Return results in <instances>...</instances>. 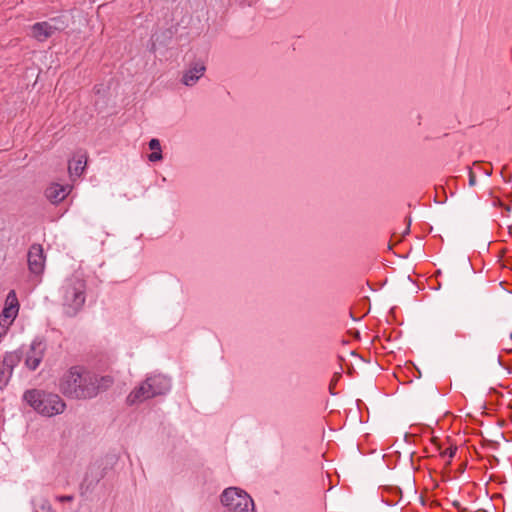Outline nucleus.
<instances>
[{
  "mask_svg": "<svg viewBox=\"0 0 512 512\" xmlns=\"http://www.w3.org/2000/svg\"><path fill=\"white\" fill-rule=\"evenodd\" d=\"M59 390L71 399H91L98 395V376L81 366L71 367L60 379Z\"/></svg>",
  "mask_w": 512,
  "mask_h": 512,
  "instance_id": "1",
  "label": "nucleus"
},
{
  "mask_svg": "<svg viewBox=\"0 0 512 512\" xmlns=\"http://www.w3.org/2000/svg\"><path fill=\"white\" fill-rule=\"evenodd\" d=\"M63 309L66 315L75 316L86 300V282L80 274L72 275L63 286Z\"/></svg>",
  "mask_w": 512,
  "mask_h": 512,
  "instance_id": "2",
  "label": "nucleus"
},
{
  "mask_svg": "<svg viewBox=\"0 0 512 512\" xmlns=\"http://www.w3.org/2000/svg\"><path fill=\"white\" fill-rule=\"evenodd\" d=\"M24 400L39 414L47 417L61 414L66 407L59 395L37 389L26 391Z\"/></svg>",
  "mask_w": 512,
  "mask_h": 512,
  "instance_id": "3",
  "label": "nucleus"
},
{
  "mask_svg": "<svg viewBox=\"0 0 512 512\" xmlns=\"http://www.w3.org/2000/svg\"><path fill=\"white\" fill-rule=\"evenodd\" d=\"M47 346L43 340L35 339L32 341L29 349L25 352V366L35 371L42 362Z\"/></svg>",
  "mask_w": 512,
  "mask_h": 512,
  "instance_id": "4",
  "label": "nucleus"
},
{
  "mask_svg": "<svg viewBox=\"0 0 512 512\" xmlns=\"http://www.w3.org/2000/svg\"><path fill=\"white\" fill-rule=\"evenodd\" d=\"M252 498L243 490L236 487H229L225 489L221 495V503L228 508L230 512H233L238 507L245 504V500H251Z\"/></svg>",
  "mask_w": 512,
  "mask_h": 512,
  "instance_id": "5",
  "label": "nucleus"
},
{
  "mask_svg": "<svg viewBox=\"0 0 512 512\" xmlns=\"http://www.w3.org/2000/svg\"><path fill=\"white\" fill-rule=\"evenodd\" d=\"M29 270L34 274H41L45 266V256L40 244H33L28 251Z\"/></svg>",
  "mask_w": 512,
  "mask_h": 512,
  "instance_id": "6",
  "label": "nucleus"
},
{
  "mask_svg": "<svg viewBox=\"0 0 512 512\" xmlns=\"http://www.w3.org/2000/svg\"><path fill=\"white\" fill-rule=\"evenodd\" d=\"M70 185H61L58 183L50 184L45 190L46 198L53 204L63 201L71 192Z\"/></svg>",
  "mask_w": 512,
  "mask_h": 512,
  "instance_id": "7",
  "label": "nucleus"
},
{
  "mask_svg": "<svg viewBox=\"0 0 512 512\" xmlns=\"http://www.w3.org/2000/svg\"><path fill=\"white\" fill-rule=\"evenodd\" d=\"M206 66L203 62L197 61L191 64L182 77V83L186 86H193L204 75Z\"/></svg>",
  "mask_w": 512,
  "mask_h": 512,
  "instance_id": "8",
  "label": "nucleus"
},
{
  "mask_svg": "<svg viewBox=\"0 0 512 512\" xmlns=\"http://www.w3.org/2000/svg\"><path fill=\"white\" fill-rule=\"evenodd\" d=\"M153 397H155L154 393L151 391V387L145 380L133 391H131V393L127 396V403L129 405H134L137 403H141L145 400L151 399Z\"/></svg>",
  "mask_w": 512,
  "mask_h": 512,
  "instance_id": "9",
  "label": "nucleus"
},
{
  "mask_svg": "<svg viewBox=\"0 0 512 512\" xmlns=\"http://www.w3.org/2000/svg\"><path fill=\"white\" fill-rule=\"evenodd\" d=\"M154 396L163 395L170 389V380L161 374L150 376L146 379Z\"/></svg>",
  "mask_w": 512,
  "mask_h": 512,
  "instance_id": "10",
  "label": "nucleus"
},
{
  "mask_svg": "<svg viewBox=\"0 0 512 512\" xmlns=\"http://www.w3.org/2000/svg\"><path fill=\"white\" fill-rule=\"evenodd\" d=\"M53 35L51 26L46 21L38 22L31 26V36L37 41L43 42Z\"/></svg>",
  "mask_w": 512,
  "mask_h": 512,
  "instance_id": "11",
  "label": "nucleus"
},
{
  "mask_svg": "<svg viewBox=\"0 0 512 512\" xmlns=\"http://www.w3.org/2000/svg\"><path fill=\"white\" fill-rule=\"evenodd\" d=\"M22 353L18 351L8 352L1 359V364L6 368L7 371L12 375L14 367L21 361Z\"/></svg>",
  "mask_w": 512,
  "mask_h": 512,
  "instance_id": "12",
  "label": "nucleus"
},
{
  "mask_svg": "<svg viewBox=\"0 0 512 512\" xmlns=\"http://www.w3.org/2000/svg\"><path fill=\"white\" fill-rule=\"evenodd\" d=\"M46 22L51 26V30L54 34L56 32L63 31L68 27V20L65 16L53 17Z\"/></svg>",
  "mask_w": 512,
  "mask_h": 512,
  "instance_id": "13",
  "label": "nucleus"
},
{
  "mask_svg": "<svg viewBox=\"0 0 512 512\" xmlns=\"http://www.w3.org/2000/svg\"><path fill=\"white\" fill-rule=\"evenodd\" d=\"M86 165V160H82L81 158L75 160L73 163H70L68 166V172L71 178L79 177Z\"/></svg>",
  "mask_w": 512,
  "mask_h": 512,
  "instance_id": "14",
  "label": "nucleus"
},
{
  "mask_svg": "<svg viewBox=\"0 0 512 512\" xmlns=\"http://www.w3.org/2000/svg\"><path fill=\"white\" fill-rule=\"evenodd\" d=\"M17 313H18L17 309L5 306V308L3 309V311L0 315V324H2V323L10 324L13 321V319L16 317Z\"/></svg>",
  "mask_w": 512,
  "mask_h": 512,
  "instance_id": "15",
  "label": "nucleus"
},
{
  "mask_svg": "<svg viewBox=\"0 0 512 512\" xmlns=\"http://www.w3.org/2000/svg\"><path fill=\"white\" fill-rule=\"evenodd\" d=\"M35 512H55L46 498H40L35 503Z\"/></svg>",
  "mask_w": 512,
  "mask_h": 512,
  "instance_id": "16",
  "label": "nucleus"
},
{
  "mask_svg": "<svg viewBox=\"0 0 512 512\" xmlns=\"http://www.w3.org/2000/svg\"><path fill=\"white\" fill-rule=\"evenodd\" d=\"M462 320H461V317L459 315H453V316H450V317H447L446 319H444L441 323V325L444 327V328H454L456 327L457 325L461 324Z\"/></svg>",
  "mask_w": 512,
  "mask_h": 512,
  "instance_id": "17",
  "label": "nucleus"
},
{
  "mask_svg": "<svg viewBox=\"0 0 512 512\" xmlns=\"http://www.w3.org/2000/svg\"><path fill=\"white\" fill-rule=\"evenodd\" d=\"M6 307H11V308H14V309H17V310L19 308L18 299H17L15 291H13V290L10 291L8 293V295H7Z\"/></svg>",
  "mask_w": 512,
  "mask_h": 512,
  "instance_id": "18",
  "label": "nucleus"
},
{
  "mask_svg": "<svg viewBox=\"0 0 512 512\" xmlns=\"http://www.w3.org/2000/svg\"><path fill=\"white\" fill-rule=\"evenodd\" d=\"M112 383L113 379L110 376L98 377L99 392L109 388L112 385Z\"/></svg>",
  "mask_w": 512,
  "mask_h": 512,
  "instance_id": "19",
  "label": "nucleus"
},
{
  "mask_svg": "<svg viewBox=\"0 0 512 512\" xmlns=\"http://www.w3.org/2000/svg\"><path fill=\"white\" fill-rule=\"evenodd\" d=\"M233 512H255L253 499L245 500V504L241 505Z\"/></svg>",
  "mask_w": 512,
  "mask_h": 512,
  "instance_id": "20",
  "label": "nucleus"
},
{
  "mask_svg": "<svg viewBox=\"0 0 512 512\" xmlns=\"http://www.w3.org/2000/svg\"><path fill=\"white\" fill-rule=\"evenodd\" d=\"M149 160L151 162H155V161H159L162 159V152L161 150L159 151H153L149 156H148Z\"/></svg>",
  "mask_w": 512,
  "mask_h": 512,
  "instance_id": "21",
  "label": "nucleus"
},
{
  "mask_svg": "<svg viewBox=\"0 0 512 512\" xmlns=\"http://www.w3.org/2000/svg\"><path fill=\"white\" fill-rule=\"evenodd\" d=\"M149 147L153 151L161 150L160 141L158 139H151L149 142Z\"/></svg>",
  "mask_w": 512,
  "mask_h": 512,
  "instance_id": "22",
  "label": "nucleus"
},
{
  "mask_svg": "<svg viewBox=\"0 0 512 512\" xmlns=\"http://www.w3.org/2000/svg\"><path fill=\"white\" fill-rule=\"evenodd\" d=\"M56 499L60 502H71L73 501L74 497L72 495H64L58 496Z\"/></svg>",
  "mask_w": 512,
  "mask_h": 512,
  "instance_id": "23",
  "label": "nucleus"
},
{
  "mask_svg": "<svg viewBox=\"0 0 512 512\" xmlns=\"http://www.w3.org/2000/svg\"><path fill=\"white\" fill-rule=\"evenodd\" d=\"M476 184V175L472 171V169L469 170V185L474 186Z\"/></svg>",
  "mask_w": 512,
  "mask_h": 512,
  "instance_id": "24",
  "label": "nucleus"
},
{
  "mask_svg": "<svg viewBox=\"0 0 512 512\" xmlns=\"http://www.w3.org/2000/svg\"><path fill=\"white\" fill-rule=\"evenodd\" d=\"M455 453H456V448H448L444 452V455H447L449 458H452V457H454Z\"/></svg>",
  "mask_w": 512,
  "mask_h": 512,
  "instance_id": "25",
  "label": "nucleus"
},
{
  "mask_svg": "<svg viewBox=\"0 0 512 512\" xmlns=\"http://www.w3.org/2000/svg\"><path fill=\"white\" fill-rule=\"evenodd\" d=\"M339 377H341V375H340L339 373H338V374H336V375L334 376V379H333V380H332V382L330 383V385H329V389H330V391H331V392H332V387H333V385H334V384H336V381H337V379H338Z\"/></svg>",
  "mask_w": 512,
  "mask_h": 512,
  "instance_id": "26",
  "label": "nucleus"
},
{
  "mask_svg": "<svg viewBox=\"0 0 512 512\" xmlns=\"http://www.w3.org/2000/svg\"><path fill=\"white\" fill-rule=\"evenodd\" d=\"M408 225H410V223ZM408 232H409V226H407L405 233H408Z\"/></svg>",
  "mask_w": 512,
  "mask_h": 512,
  "instance_id": "27",
  "label": "nucleus"
},
{
  "mask_svg": "<svg viewBox=\"0 0 512 512\" xmlns=\"http://www.w3.org/2000/svg\"><path fill=\"white\" fill-rule=\"evenodd\" d=\"M485 173H486L487 175H490V174H491V172H489L488 170H485Z\"/></svg>",
  "mask_w": 512,
  "mask_h": 512,
  "instance_id": "28",
  "label": "nucleus"
}]
</instances>
